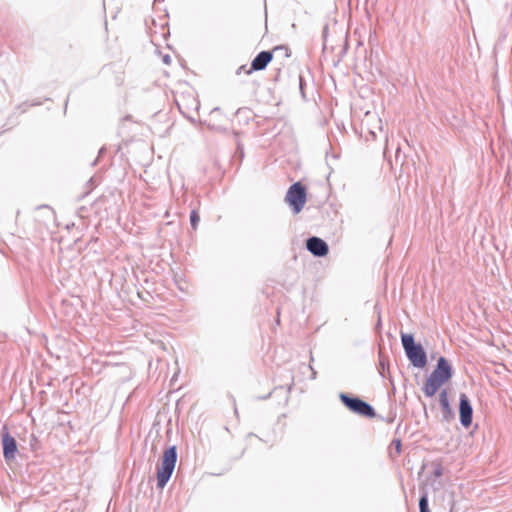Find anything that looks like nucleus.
<instances>
[{
	"mask_svg": "<svg viewBox=\"0 0 512 512\" xmlns=\"http://www.w3.org/2000/svg\"><path fill=\"white\" fill-rule=\"evenodd\" d=\"M306 199V189L300 182L291 185L285 196V201L292 207L295 214H298L303 209Z\"/></svg>",
	"mask_w": 512,
	"mask_h": 512,
	"instance_id": "nucleus-4",
	"label": "nucleus"
},
{
	"mask_svg": "<svg viewBox=\"0 0 512 512\" xmlns=\"http://www.w3.org/2000/svg\"><path fill=\"white\" fill-rule=\"evenodd\" d=\"M121 121H133V117L131 115H126L121 119Z\"/></svg>",
	"mask_w": 512,
	"mask_h": 512,
	"instance_id": "nucleus-16",
	"label": "nucleus"
},
{
	"mask_svg": "<svg viewBox=\"0 0 512 512\" xmlns=\"http://www.w3.org/2000/svg\"><path fill=\"white\" fill-rule=\"evenodd\" d=\"M460 422L464 427H469L472 423V407L465 394L460 395Z\"/></svg>",
	"mask_w": 512,
	"mask_h": 512,
	"instance_id": "nucleus-7",
	"label": "nucleus"
},
{
	"mask_svg": "<svg viewBox=\"0 0 512 512\" xmlns=\"http://www.w3.org/2000/svg\"><path fill=\"white\" fill-rule=\"evenodd\" d=\"M224 120H225V117L221 113V111L219 109H214L209 114L207 123L210 127L214 128V129H218V128L222 127Z\"/></svg>",
	"mask_w": 512,
	"mask_h": 512,
	"instance_id": "nucleus-11",
	"label": "nucleus"
},
{
	"mask_svg": "<svg viewBox=\"0 0 512 512\" xmlns=\"http://www.w3.org/2000/svg\"><path fill=\"white\" fill-rule=\"evenodd\" d=\"M307 249L315 256H325L328 253V245L318 237H311L306 243Z\"/></svg>",
	"mask_w": 512,
	"mask_h": 512,
	"instance_id": "nucleus-8",
	"label": "nucleus"
},
{
	"mask_svg": "<svg viewBox=\"0 0 512 512\" xmlns=\"http://www.w3.org/2000/svg\"><path fill=\"white\" fill-rule=\"evenodd\" d=\"M439 401H440V404H441L442 408L449 412L450 411V405H449V400H448L447 392L445 390H443L440 393Z\"/></svg>",
	"mask_w": 512,
	"mask_h": 512,
	"instance_id": "nucleus-12",
	"label": "nucleus"
},
{
	"mask_svg": "<svg viewBox=\"0 0 512 512\" xmlns=\"http://www.w3.org/2000/svg\"><path fill=\"white\" fill-rule=\"evenodd\" d=\"M177 452L176 447L172 446L166 449L162 455L161 461L157 466V487L163 489L169 481L176 465Z\"/></svg>",
	"mask_w": 512,
	"mask_h": 512,
	"instance_id": "nucleus-1",
	"label": "nucleus"
},
{
	"mask_svg": "<svg viewBox=\"0 0 512 512\" xmlns=\"http://www.w3.org/2000/svg\"><path fill=\"white\" fill-rule=\"evenodd\" d=\"M2 444L5 459H13L17 451V444L14 437H12L8 432L4 433L2 438Z\"/></svg>",
	"mask_w": 512,
	"mask_h": 512,
	"instance_id": "nucleus-9",
	"label": "nucleus"
},
{
	"mask_svg": "<svg viewBox=\"0 0 512 512\" xmlns=\"http://www.w3.org/2000/svg\"><path fill=\"white\" fill-rule=\"evenodd\" d=\"M402 345L410 362L418 368H423L427 364V357L420 344L414 343L413 335L402 334Z\"/></svg>",
	"mask_w": 512,
	"mask_h": 512,
	"instance_id": "nucleus-2",
	"label": "nucleus"
},
{
	"mask_svg": "<svg viewBox=\"0 0 512 512\" xmlns=\"http://www.w3.org/2000/svg\"><path fill=\"white\" fill-rule=\"evenodd\" d=\"M199 221H200V217H199L198 212L196 210H193L190 214V222H191V226L194 230L197 229Z\"/></svg>",
	"mask_w": 512,
	"mask_h": 512,
	"instance_id": "nucleus-13",
	"label": "nucleus"
},
{
	"mask_svg": "<svg viewBox=\"0 0 512 512\" xmlns=\"http://www.w3.org/2000/svg\"><path fill=\"white\" fill-rule=\"evenodd\" d=\"M242 70H245V66H241L238 71H237V74H240Z\"/></svg>",
	"mask_w": 512,
	"mask_h": 512,
	"instance_id": "nucleus-17",
	"label": "nucleus"
},
{
	"mask_svg": "<svg viewBox=\"0 0 512 512\" xmlns=\"http://www.w3.org/2000/svg\"><path fill=\"white\" fill-rule=\"evenodd\" d=\"M340 399L345 404V406H347L352 412L356 414L368 418L375 416L374 409L368 403L359 398H351L345 394H341Z\"/></svg>",
	"mask_w": 512,
	"mask_h": 512,
	"instance_id": "nucleus-5",
	"label": "nucleus"
},
{
	"mask_svg": "<svg viewBox=\"0 0 512 512\" xmlns=\"http://www.w3.org/2000/svg\"><path fill=\"white\" fill-rule=\"evenodd\" d=\"M419 508H420V512H430L428 509V499H427L426 495L421 497V499L419 501Z\"/></svg>",
	"mask_w": 512,
	"mask_h": 512,
	"instance_id": "nucleus-14",
	"label": "nucleus"
},
{
	"mask_svg": "<svg viewBox=\"0 0 512 512\" xmlns=\"http://www.w3.org/2000/svg\"><path fill=\"white\" fill-rule=\"evenodd\" d=\"M281 51L284 52V57H290V50L285 46L274 47L272 51H262L253 59L250 68L245 70V73L251 74L254 71L265 69L267 65L272 61L274 54Z\"/></svg>",
	"mask_w": 512,
	"mask_h": 512,
	"instance_id": "nucleus-3",
	"label": "nucleus"
},
{
	"mask_svg": "<svg viewBox=\"0 0 512 512\" xmlns=\"http://www.w3.org/2000/svg\"><path fill=\"white\" fill-rule=\"evenodd\" d=\"M444 385L439 379L430 374L427 381L424 384L423 391L427 397H432L436 394L438 389Z\"/></svg>",
	"mask_w": 512,
	"mask_h": 512,
	"instance_id": "nucleus-10",
	"label": "nucleus"
},
{
	"mask_svg": "<svg viewBox=\"0 0 512 512\" xmlns=\"http://www.w3.org/2000/svg\"><path fill=\"white\" fill-rule=\"evenodd\" d=\"M393 443L395 444L396 451L399 454L401 452V441L400 440H395Z\"/></svg>",
	"mask_w": 512,
	"mask_h": 512,
	"instance_id": "nucleus-15",
	"label": "nucleus"
},
{
	"mask_svg": "<svg viewBox=\"0 0 512 512\" xmlns=\"http://www.w3.org/2000/svg\"><path fill=\"white\" fill-rule=\"evenodd\" d=\"M431 374L445 384L452 377V368L444 357H440L437 367Z\"/></svg>",
	"mask_w": 512,
	"mask_h": 512,
	"instance_id": "nucleus-6",
	"label": "nucleus"
}]
</instances>
